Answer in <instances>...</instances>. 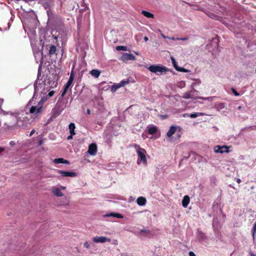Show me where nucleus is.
I'll return each mask as SVG.
<instances>
[{"label": "nucleus", "instance_id": "obj_33", "mask_svg": "<svg viewBox=\"0 0 256 256\" xmlns=\"http://www.w3.org/2000/svg\"><path fill=\"white\" fill-rule=\"evenodd\" d=\"M84 247H86V248H90V244L88 242H86L84 243Z\"/></svg>", "mask_w": 256, "mask_h": 256}, {"label": "nucleus", "instance_id": "obj_50", "mask_svg": "<svg viewBox=\"0 0 256 256\" xmlns=\"http://www.w3.org/2000/svg\"><path fill=\"white\" fill-rule=\"evenodd\" d=\"M250 256H256V255L252 252H250Z\"/></svg>", "mask_w": 256, "mask_h": 256}, {"label": "nucleus", "instance_id": "obj_45", "mask_svg": "<svg viewBox=\"0 0 256 256\" xmlns=\"http://www.w3.org/2000/svg\"><path fill=\"white\" fill-rule=\"evenodd\" d=\"M72 136L73 135H72V134H70V136H69L68 137V140H70L72 138Z\"/></svg>", "mask_w": 256, "mask_h": 256}, {"label": "nucleus", "instance_id": "obj_8", "mask_svg": "<svg viewBox=\"0 0 256 256\" xmlns=\"http://www.w3.org/2000/svg\"><path fill=\"white\" fill-rule=\"evenodd\" d=\"M92 240L94 242L96 243H105L106 242H110L111 240L110 238H106V236H95L92 238Z\"/></svg>", "mask_w": 256, "mask_h": 256}, {"label": "nucleus", "instance_id": "obj_13", "mask_svg": "<svg viewBox=\"0 0 256 256\" xmlns=\"http://www.w3.org/2000/svg\"><path fill=\"white\" fill-rule=\"evenodd\" d=\"M177 127L176 126H171L168 130L166 135L168 137H171L176 132Z\"/></svg>", "mask_w": 256, "mask_h": 256}, {"label": "nucleus", "instance_id": "obj_53", "mask_svg": "<svg viewBox=\"0 0 256 256\" xmlns=\"http://www.w3.org/2000/svg\"><path fill=\"white\" fill-rule=\"evenodd\" d=\"M176 40H180V38H176Z\"/></svg>", "mask_w": 256, "mask_h": 256}, {"label": "nucleus", "instance_id": "obj_51", "mask_svg": "<svg viewBox=\"0 0 256 256\" xmlns=\"http://www.w3.org/2000/svg\"><path fill=\"white\" fill-rule=\"evenodd\" d=\"M87 114H90V110H89V109L87 110Z\"/></svg>", "mask_w": 256, "mask_h": 256}, {"label": "nucleus", "instance_id": "obj_55", "mask_svg": "<svg viewBox=\"0 0 256 256\" xmlns=\"http://www.w3.org/2000/svg\"><path fill=\"white\" fill-rule=\"evenodd\" d=\"M135 54H136V55H139V53L138 52H135Z\"/></svg>", "mask_w": 256, "mask_h": 256}, {"label": "nucleus", "instance_id": "obj_34", "mask_svg": "<svg viewBox=\"0 0 256 256\" xmlns=\"http://www.w3.org/2000/svg\"><path fill=\"white\" fill-rule=\"evenodd\" d=\"M141 233H148V230L145 228H143L140 230Z\"/></svg>", "mask_w": 256, "mask_h": 256}, {"label": "nucleus", "instance_id": "obj_28", "mask_svg": "<svg viewBox=\"0 0 256 256\" xmlns=\"http://www.w3.org/2000/svg\"><path fill=\"white\" fill-rule=\"evenodd\" d=\"M214 98V96H210L207 98H204V97H198V98L200 100H212L213 98Z\"/></svg>", "mask_w": 256, "mask_h": 256}, {"label": "nucleus", "instance_id": "obj_54", "mask_svg": "<svg viewBox=\"0 0 256 256\" xmlns=\"http://www.w3.org/2000/svg\"><path fill=\"white\" fill-rule=\"evenodd\" d=\"M241 108H242V106H239L238 107V109L240 110Z\"/></svg>", "mask_w": 256, "mask_h": 256}, {"label": "nucleus", "instance_id": "obj_35", "mask_svg": "<svg viewBox=\"0 0 256 256\" xmlns=\"http://www.w3.org/2000/svg\"><path fill=\"white\" fill-rule=\"evenodd\" d=\"M232 92L236 96H238L239 94L234 88H232Z\"/></svg>", "mask_w": 256, "mask_h": 256}, {"label": "nucleus", "instance_id": "obj_44", "mask_svg": "<svg viewBox=\"0 0 256 256\" xmlns=\"http://www.w3.org/2000/svg\"><path fill=\"white\" fill-rule=\"evenodd\" d=\"M188 40V38H180V40Z\"/></svg>", "mask_w": 256, "mask_h": 256}, {"label": "nucleus", "instance_id": "obj_19", "mask_svg": "<svg viewBox=\"0 0 256 256\" xmlns=\"http://www.w3.org/2000/svg\"><path fill=\"white\" fill-rule=\"evenodd\" d=\"M198 240L200 241H202L206 238V236H205V234L200 231H198Z\"/></svg>", "mask_w": 256, "mask_h": 256}, {"label": "nucleus", "instance_id": "obj_43", "mask_svg": "<svg viewBox=\"0 0 256 256\" xmlns=\"http://www.w3.org/2000/svg\"><path fill=\"white\" fill-rule=\"evenodd\" d=\"M161 34L163 38H168V37L166 36H164V35L163 34H162V33H161V34Z\"/></svg>", "mask_w": 256, "mask_h": 256}, {"label": "nucleus", "instance_id": "obj_3", "mask_svg": "<svg viewBox=\"0 0 256 256\" xmlns=\"http://www.w3.org/2000/svg\"><path fill=\"white\" fill-rule=\"evenodd\" d=\"M132 146L134 148L138 156L137 164H142L144 166L147 165V153L146 150L142 148L137 144H134Z\"/></svg>", "mask_w": 256, "mask_h": 256}, {"label": "nucleus", "instance_id": "obj_23", "mask_svg": "<svg viewBox=\"0 0 256 256\" xmlns=\"http://www.w3.org/2000/svg\"><path fill=\"white\" fill-rule=\"evenodd\" d=\"M56 47L54 46H51L49 50V54L50 55L54 54L56 52Z\"/></svg>", "mask_w": 256, "mask_h": 256}, {"label": "nucleus", "instance_id": "obj_39", "mask_svg": "<svg viewBox=\"0 0 256 256\" xmlns=\"http://www.w3.org/2000/svg\"><path fill=\"white\" fill-rule=\"evenodd\" d=\"M16 143L14 142V141H10V144L12 146H13L14 145H15Z\"/></svg>", "mask_w": 256, "mask_h": 256}, {"label": "nucleus", "instance_id": "obj_30", "mask_svg": "<svg viewBox=\"0 0 256 256\" xmlns=\"http://www.w3.org/2000/svg\"><path fill=\"white\" fill-rule=\"evenodd\" d=\"M256 234V222H255L253 228L252 238L254 240L255 235Z\"/></svg>", "mask_w": 256, "mask_h": 256}, {"label": "nucleus", "instance_id": "obj_25", "mask_svg": "<svg viewBox=\"0 0 256 256\" xmlns=\"http://www.w3.org/2000/svg\"><path fill=\"white\" fill-rule=\"evenodd\" d=\"M170 59L172 60V62L174 67L176 68V70L178 66L177 65V63H176V62L175 58L173 56H171Z\"/></svg>", "mask_w": 256, "mask_h": 256}, {"label": "nucleus", "instance_id": "obj_26", "mask_svg": "<svg viewBox=\"0 0 256 256\" xmlns=\"http://www.w3.org/2000/svg\"><path fill=\"white\" fill-rule=\"evenodd\" d=\"M182 97L186 99H189L191 98L190 93V92H185Z\"/></svg>", "mask_w": 256, "mask_h": 256}, {"label": "nucleus", "instance_id": "obj_16", "mask_svg": "<svg viewBox=\"0 0 256 256\" xmlns=\"http://www.w3.org/2000/svg\"><path fill=\"white\" fill-rule=\"evenodd\" d=\"M55 164H68L69 162L68 160H64L62 158H55L53 160Z\"/></svg>", "mask_w": 256, "mask_h": 256}, {"label": "nucleus", "instance_id": "obj_48", "mask_svg": "<svg viewBox=\"0 0 256 256\" xmlns=\"http://www.w3.org/2000/svg\"><path fill=\"white\" fill-rule=\"evenodd\" d=\"M144 40L146 42H147V41L148 40V38L147 36H144Z\"/></svg>", "mask_w": 256, "mask_h": 256}, {"label": "nucleus", "instance_id": "obj_4", "mask_svg": "<svg viewBox=\"0 0 256 256\" xmlns=\"http://www.w3.org/2000/svg\"><path fill=\"white\" fill-rule=\"evenodd\" d=\"M148 69L152 72L157 74H162L167 71V68L160 64L151 65L148 68Z\"/></svg>", "mask_w": 256, "mask_h": 256}, {"label": "nucleus", "instance_id": "obj_40", "mask_svg": "<svg viewBox=\"0 0 256 256\" xmlns=\"http://www.w3.org/2000/svg\"><path fill=\"white\" fill-rule=\"evenodd\" d=\"M42 142H42V140H39L38 141V144L39 146H41V145L42 144Z\"/></svg>", "mask_w": 256, "mask_h": 256}, {"label": "nucleus", "instance_id": "obj_27", "mask_svg": "<svg viewBox=\"0 0 256 256\" xmlns=\"http://www.w3.org/2000/svg\"><path fill=\"white\" fill-rule=\"evenodd\" d=\"M225 105L224 103H219L216 106V108L218 110L224 108Z\"/></svg>", "mask_w": 256, "mask_h": 256}, {"label": "nucleus", "instance_id": "obj_7", "mask_svg": "<svg viewBox=\"0 0 256 256\" xmlns=\"http://www.w3.org/2000/svg\"><path fill=\"white\" fill-rule=\"evenodd\" d=\"M120 60L124 62H126L128 60H136V58L132 54L124 52L122 54Z\"/></svg>", "mask_w": 256, "mask_h": 256}, {"label": "nucleus", "instance_id": "obj_17", "mask_svg": "<svg viewBox=\"0 0 256 256\" xmlns=\"http://www.w3.org/2000/svg\"><path fill=\"white\" fill-rule=\"evenodd\" d=\"M90 74L92 76L96 78H98L100 74V72L98 70H92L90 72Z\"/></svg>", "mask_w": 256, "mask_h": 256}, {"label": "nucleus", "instance_id": "obj_10", "mask_svg": "<svg viewBox=\"0 0 256 256\" xmlns=\"http://www.w3.org/2000/svg\"><path fill=\"white\" fill-rule=\"evenodd\" d=\"M58 172L63 176L74 177L76 176V173L72 172H65L58 170Z\"/></svg>", "mask_w": 256, "mask_h": 256}, {"label": "nucleus", "instance_id": "obj_29", "mask_svg": "<svg viewBox=\"0 0 256 256\" xmlns=\"http://www.w3.org/2000/svg\"><path fill=\"white\" fill-rule=\"evenodd\" d=\"M120 88V87L118 84L113 85L112 87V92H116Z\"/></svg>", "mask_w": 256, "mask_h": 256}, {"label": "nucleus", "instance_id": "obj_56", "mask_svg": "<svg viewBox=\"0 0 256 256\" xmlns=\"http://www.w3.org/2000/svg\"><path fill=\"white\" fill-rule=\"evenodd\" d=\"M68 202H67L64 205L67 206V205H68Z\"/></svg>", "mask_w": 256, "mask_h": 256}, {"label": "nucleus", "instance_id": "obj_24", "mask_svg": "<svg viewBox=\"0 0 256 256\" xmlns=\"http://www.w3.org/2000/svg\"><path fill=\"white\" fill-rule=\"evenodd\" d=\"M116 50L118 51H120V50L126 51V50H128L126 46H117L116 47Z\"/></svg>", "mask_w": 256, "mask_h": 256}, {"label": "nucleus", "instance_id": "obj_12", "mask_svg": "<svg viewBox=\"0 0 256 256\" xmlns=\"http://www.w3.org/2000/svg\"><path fill=\"white\" fill-rule=\"evenodd\" d=\"M146 200L144 197L140 196L136 200V202L140 206H144L146 204Z\"/></svg>", "mask_w": 256, "mask_h": 256}, {"label": "nucleus", "instance_id": "obj_37", "mask_svg": "<svg viewBox=\"0 0 256 256\" xmlns=\"http://www.w3.org/2000/svg\"><path fill=\"white\" fill-rule=\"evenodd\" d=\"M189 256H196L194 253L192 252H189Z\"/></svg>", "mask_w": 256, "mask_h": 256}, {"label": "nucleus", "instance_id": "obj_41", "mask_svg": "<svg viewBox=\"0 0 256 256\" xmlns=\"http://www.w3.org/2000/svg\"><path fill=\"white\" fill-rule=\"evenodd\" d=\"M35 132V130H32L31 132H30V136H32V134H33Z\"/></svg>", "mask_w": 256, "mask_h": 256}, {"label": "nucleus", "instance_id": "obj_6", "mask_svg": "<svg viewBox=\"0 0 256 256\" xmlns=\"http://www.w3.org/2000/svg\"><path fill=\"white\" fill-rule=\"evenodd\" d=\"M74 79V74L73 72H71L70 76L68 80V82L65 85L64 88V90L62 94V96H61L62 97L64 96L65 95L66 93V92L68 90V89L72 85V84L73 82Z\"/></svg>", "mask_w": 256, "mask_h": 256}, {"label": "nucleus", "instance_id": "obj_9", "mask_svg": "<svg viewBox=\"0 0 256 256\" xmlns=\"http://www.w3.org/2000/svg\"><path fill=\"white\" fill-rule=\"evenodd\" d=\"M88 152L92 155L94 156L97 152V146L95 144H91L88 147Z\"/></svg>", "mask_w": 256, "mask_h": 256}, {"label": "nucleus", "instance_id": "obj_38", "mask_svg": "<svg viewBox=\"0 0 256 256\" xmlns=\"http://www.w3.org/2000/svg\"><path fill=\"white\" fill-rule=\"evenodd\" d=\"M58 188H60V190L62 191V190H65L66 188V187L62 186H60Z\"/></svg>", "mask_w": 256, "mask_h": 256}, {"label": "nucleus", "instance_id": "obj_21", "mask_svg": "<svg viewBox=\"0 0 256 256\" xmlns=\"http://www.w3.org/2000/svg\"><path fill=\"white\" fill-rule=\"evenodd\" d=\"M148 132L150 134H154L157 131L156 126H150L148 128Z\"/></svg>", "mask_w": 256, "mask_h": 256}, {"label": "nucleus", "instance_id": "obj_42", "mask_svg": "<svg viewBox=\"0 0 256 256\" xmlns=\"http://www.w3.org/2000/svg\"><path fill=\"white\" fill-rule=\"evenodd\" d=\"M190 114H184L182 115V116L184 118L185 117H186V116H189Z\"/></svg>", "mask_w": 256, "mask_h": 256}, {"label": "nucleus", "instance_id": "obj_36", "mask_svg": "<svg viewBox=\"0 0 256 256\" xmlns=\"http://www.w3.org/2000/svg\"><path fill=\"white\" fill-rule=\"evenodd\" d=\"M112 244L114 245H118V241L116 240H113Z\"/></svg>", "mask_w": 256, "mask_h": 256}, {"label": "nucleus", "instance_id": "obj_11", "mask_svg": "<svg viewBox=\"0 0 256 256\" xmlns=\"http://www.w3.org/2000/svg\"><path fill=\"white\" fill-rule=\"evenodd\" d=\"M52 193L58 197H61L64 196L63 193L60 190V188L56 187H53L52 189Z\"/></svg>", "mask_w": 256, "mask_h": 256}, {"label": "nucleus", "instance_id": "obj_1", "mask_svg": "<svg viewBox=\"0 0 256 256\" xmlns=\"http://www.w3.org/2000/svg\"><path fill=\"white\" fill-rule=\"evenodd\" d=\"M46 101V98L42 97L40 98H32L30 100L24 110L20 112H6L2 110V114L4 115L8 114L12 118H14L16 120L15 124L18 126H24V123L29 120L28 116L32 114L34 116H37L42 113L44 110V103Z\"/></svg>", "mask_w": 256, "mask_h": 256}, {"label": "nucleus", "instance_id": "obj_32", "mask_svg": "<svg viewBox=\"0 0 256 256\" xmlns=\"http://www.w3.org/2000/svg\"><path fill=\"white\" fill-rule=\"evenodd\" d=\"M177 70L182 72H187L188 70L184 68L178 67L176 69Z\"/></svg>", "mask_w": 256, "mask_h": 256}, {"label": "nucleus", "instance_id": "obj_18", "mask_svg": "<svg viewBox=\"0 0 256 256\" xmlns=\"http://www.w3.org/2000/svg\"><path fill=\"white\" fill-rule=\"evenodd\" d=\"M142 13L144 16H146L148 18H154V16L152 14L148 12H147L146 10H142Z\"/></svg>", "mask_w": 256, "mask_h": 256}, {"label": "nucleus", "instance_id": "obj_31", "mask_svg": "<svg viewBox=\"0 0 256 256\" xmlns=\"http://www.w3.org/2000/svg\"><path fill=\"white\" fill-rule=\"evenodd\" d=\"M128 81H125V80H122L119 84V86L120 87L124 86L126 84H128Z\"/></svg>", "mask_w": 256, "mask_h": 256}, {"label": "nucleus", "instance_id": "obj_49", "mask_svg": "<svg viewBox=\"0 0 256 256\" xmlns=\"http://www.w3.org/2000/svg\"><path fill=\"white\" fill-rule=\"evenodd\" d=\"M2 102H3V100L0 98V107L1 106Z\"/></svg>", "mask_w": 256, "mask_h": 256}, {"label": "nucleus", "instance_id": "obj_5", "mask_svg": "<svg viewBox=\"0 0 256 256\" xmlns=\"http://www.w3.org/2000/svg\"><path fill=\"white\" fill-rule=\"evenodd\" d=\"M229 147L226 146H216L214 148V150L216 153L222 154L224 152L228 153L230 152Z\"/></svg>", "mask_w": 256, "mask_h": 256}, {"label": "nucleus", "instance_id": "obj_47", "mask_svg": "<svg viewBox=\"0 0 256 256\" xmlns=\"http://www.w3.org/2000/svg\"><path fill=\"white\" fill-rule=\"evenodd\" d=\"M168 38L172 40H176V38L174 37H171V38L168 37Z\"/></svg>", "mask_w": 256, "mask_h": 256}, {"label": "nucleus", "instance_id": "obj_20", "mask_svg": "<svg viewBox=\"0 0 256 256\" xmlns=\"http://www.w3.org/2000/svg\"><path fill=\"white\" fill-rule=\"evenodd\" d=\"M204 115H206V114L203 112H194V113L190 114L189 116L191 118H196L198 116H204Z\"/></svg>", "mask_w": 256, "mask_h": 256}, {"label": "nucleus", "instance_id": "obj_52", "mask_svg": "<svg viewBox=\"0 0 256 256\" xmlns=\"http://www.w3.org/2000/svg\"><path fill=\"white\" fill-rule=\"evenodd\" d=\"M240 182H241V180H240V179H238V180H237V182H238V183H240Z\"/></svg>", "mask_w": 256, "mask_h": 256}, {"label": "nucleus", "instance_id": "obj_22", "mask_svg": "<svg viewBox=\"0 0 256 256\" xmlns=\"http://www.w3.org/2000/svg\"><path fill=\"white\" fill-rule=\"evenodd\" d=\"M74 129H75V125L74 123H70L69 124V130H70V132L72 135H74Z\"/></svg>", "mask_w": 256, "mask_h": 256}, {"label": "nucleus", "instance_id": "obj_2", "mask_svg": "<svg viewBox=\"0 0 256 256\" xmlns=\"http://www.w3.org/2000/svg\"><path fill=\"white\" fill-rule=\"evenodd\" d=\"M54 92L53 90L50 91V86L46 82L38 80L34 84V92L32 98L38 99L46 96L47 100L54 95Z\"/></svg>", "mask_w": 256, "mask_h": 256}, {"label": "nucleus", "instance_id": "obj_46", "mask_svg": "<svg viewBox=\"0 0 256 256\" xmlns=\"http://www.w3.org/2000/svg\"><path fill=\"white\" fill-rule=\"evenodd\" d=\"M4 148L2 147H0V152H4Z\"/></svg>", "mask_w": 256, "mask_h": 256}, {"label": "nucleus", "instance_id": "obj_15", "mask_svg": "<svg viewBox=\"0 0 256 256\" xmlns=\"http://www.w3.org/2000/svg\"><path fill=\"white\" fill-rule=\"evenodd\" d=\"M105 216H108V217L112 216V217L117 218H124L123 216L121 214H118V213H114V212H111L110 214H107L105 215Z\"/></svg>", "mask_w": 256, "mask_h": 256}, {"label": "nucleus", "instance_id": "obj_14", "mask_svg": "<svg viewBox=\"0 0 256 256\" xmlns=\"http://www.w3.org/2000/svg\"><path fill=\"white\" fill-rule=\"evenodd\" d=\"M190 202V198L188 196H185L182 200V205L184 208H186Z\"/></svg>", "mask_w": 256, "mask_h": 256}]
</instances>
